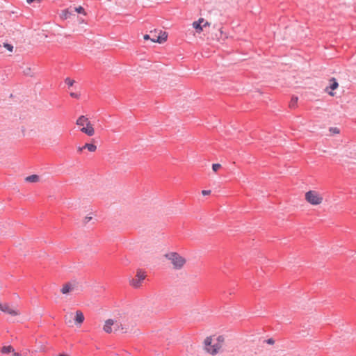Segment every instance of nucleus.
Segmentation results:
<instances>
[{
	"label": "nucleus",
	"mask_w": 356,
	"mask_h": 356,
	"mask_svg": "<svg viewBox=\"0 0 356 356\" xmlns=\"http://www.w3.org/2000/svg\"><path fill=\"white\" fill-rule=\"evenodd\" d=\"M211 193V191H206V190H204L202 191V194L203 195H208Z\"/></svg>",
	"instance_id": "27"
},
{
	"label": "nucleus",
	"mask_w": 356,
	"mask_h": 356,
	"mask_svg": "<svg viewBox=\"0 0 356 356\" xmlns=\"http://www.w3.org/2000/svg\"><path fill=\"white\" fill-rule=\"evenodd\" d=\"M83 147L87 149L90 152H95L97 150V146L92 143H86Z\"/></svg>",
	"instance_id": "17"
},
{
	"label": "nucleus",
	"mask_w": 356,
	"mask_h": 356,
	"mask_svg": "<svg viewBox=\"0 0 356 356\" xmlns=\"http://www.w3.org/2000/svg\"><path fill=\"white\" fill-rule=\"evenodd\" d=\"M25 180L28 182L35 183V182L39 181L40 177L37 175H33L26 177L25 178Z\"/></svg>",
	"instance_id": "16"
},
{
	"label": "nucleus",
	"mask_w": 356,
	"mask_h": 356,
	"mask_svg": "<svg viewBox=\"0 0 356 356\" xmlns=\"http://www.w3.org/2000/svg\"><path fill=\"white\" fill-rule=\"evenodd\" d=\"M12 356H26V355H22V354L17 353V352H15V353H13Z\"/></svg>",
	"instance_id": "29"
},
{
	"label": "nucleus",
	"mask_w": 356,
	"mask_h": 356,
	"mask_svg": "<svg viewBox=\"0 0 356 356\" xmlns=\"http://www.w3.org/2000/svg\"><path fill=\"white\" fill-rule=\"evenodd\" d=\"M145 272L140 269H138L136 271V276L129 280V284L134 289H138L142 286V284L145 280Z\"/></svg>",
	"instance_id": "5"
},
{
	"label": "nucleus",
	"mask_w": 356,
	"mask_h": 356,
	"mask_svg": "<svg viewBox=\"0 0 356 356\" xmlns=\"http://www.w3.org/2000/svg\"><path fill=\"white\" fill-rule=\"evenodd\" d=\"M297 102H298V97H292L291 99L290 104H289V106L291 108L295 107L297 104Z\"/></svg>",
	"instance_id": "18"
},
{
	"label": "nucleus",
	"mask_w": 356,
	"mask_h": 356,
	"mask_svg": "<svg viewBox=\"0 0 356 356\" xmlns=\"http://www.w3.org/2000/svg\"><path fill=\"white\" fill-rule=\"evenodd\" d=\"M75 323L78 325H81L83 322L84 321V315L83 312L80 310H77L74 313V317Z\"/></svg>",
	"instance_id": "13"
},
{
	"label": "nucleus",
	"mask_w": 356,
	"mask_h": 356,
	"mask_svg": "<svg viewBox=\"0 0 356 356\" xmlns=\"http://www.w3.org/2000/svg\"><path fill=\"white\" fill-rule=\"evenodd\" d=\"M56 356H70V355L68 354H66V353H62V354H58V355Z\"/></svg>",
	"instance_id": "32"
},
{
	"label": "nucleus",
	"mask_w": 356,
	"mask_h": 356,
	"mask_svg": "<svg viewBox=\"0 0 356 356\" xmlns=\"http://www.w3.org/2000/svg\"><path fill=\"white\" fill-rule=\"evenodd\" d=\"M3 47L8 49L10 52H12L13 51V46L12 44L5 43L3 44Z\"/></svg>",
	"instance_id": "21"
},
{
	"label": "nucleus",
	"mask_w": 356,
	"mask_h": 356,
	"mask_svg": "<svg viewBox=\"0 0 356 356\" xmlns=\"http://www.w3.org/2000/svg\"><path fill=\"white\" fill-rule=\"evenodd\" d=\"M330 86H327L325 91L327 92L330 96H334L333 91L339 87V83L335 78H332L329 80Z\"/></svg>",
	"instance_id": "12"
},
{
	"label": "nucleus",
	"mask_w": 356,
	"mask_h": 356,
	"mask_svg": "<svg viewBox=\"0 0 356 356\" xmlns=\"http://www.w3.org/2000/svg\"><path fill=\"white\" fill-rule=\"evenodd\" d=\"M77 284L76 282H67L63 284L61 289V293L67 295L70 293L74 292L76 290Z\"/></svg>",
	"instance_id": "11"
},
{
	"label": "nucleus",
	"mask_w": 356,
	"mask_h": 356,
	"mask_svg": "<svg viewBox=\"0 0 356 356\" xmlns=\"http://www.w3.org/2000/svg\"><path fill=\"white\" fill-rule=\"evenodd\" d=\"M151 37H152L151 33L146 34L143 36V38H144V40H151Z\"/></svg>",
	"instance_id": "25"
},
{
	"label": "nucleus",
	"mask_w": 356,
	"mask_h": 356,
	"mask_svg": "<svg viewBox=\"0 0 356 356\" xmlns=\"http://www.w3.org/2000/svg\"><path fill=\"white\" fill-rule=\"evenodd\" d=\"M210 24L206 22L203 18H200L198 21L193 23V27L195 29L197 33L203 31L204 29L209 26Z\"/></svg>",
	"instance_id": "10"
},
{
	"label": "nucleus",
	"mask_w": 356,
	"mask_h": 356,
	"mask_svg": "<svg viewBox=\"0 0 356 356\" xmlns=\"http://www.w3.org/2000/svg\"><path fill=\"white\" fill-rule=\"evenodd\" d=\"M1 352L3 353V354H6V353H12V355L13 354V353H15V350L13 348V347L12 346H3L1 348Z\"/></svg>",
	"instance_id": "15"
},
{
	"label": "nucleus",
	"mask_w": 356,
	"mask_h": 356,
	"mask_svg": "<svg viewBox=\"0 0 356 356\" xmlns=\"http://www.w3.org/2000/svg\"><path fill=\"white\" fill-rule=\"evenodd\" d=\"M267 342H268V343H269V344H273V343H274V341H273L272 339H268Z\"/></svg>",
	"instance_id": "31"
},
{
	"label": "nucleus",
	"mask_w": 356,
	"mask_h": 356,
	"mask_svg": "<svg viewBox=\"0 0 356 356\" xmlns=\"http://www.w3.org/2000/svg\"><path fill=\"white\" fill-rule=\"evenodd\" d=\"M220 168H221V165L220 163H214L212 165V169L215 172H216Z\"/></svg>",
	"instance_id": "19"
},
{
	"label": "nucleus",
	"mask_w": 356,
	"mask_h": 356,
	"mask_svg": "<svg viewBox=\"0 0 356 356\" xmlns=\"http://www.w3.org/2000/svg\"><path fill=\"white\" fill-rule=\"evenodd\" d=\"M70 96L74 98H79V95L77 93L71 92Z\"/></svg>",
	"instance_id": "28"
},
{
	"label": "nucleus",
	"mask_w": 356,
	"mask_h": 356,
	"mask_svg": "<svg viewBox=\"0 0 356 356\" xmlns=\"http://www.w3.org/2000/svg\"><path fill=\"white\" fill-rule=\"evenodd\" d=\"M120 325V330L122 332L127 333L135 327V323L133 321H129L124 318H117Z\"/></svg>",
	"instance_id": "6"
},
{
	"label": "nucleus",
	"mask_w": 356,
	"mask_h": 356,
	"mask_svg": "<svg viewBox=\"0 0 356 356\" xmlns=\"http://www.w3.org/2000/svg\"><path fill=\"white\" fill-rule=\"evenodd\" d=\"M75 11L79 13H82L83 15H86L85 10L82 6H79V7L75 8Z\"/></svg>",
	"instance_id": "20"
},
{
	"label": "nucleus",
	"mask_w": 356,
	"mask_h": 356,
	"mask_svg": "<svg viewBox=\"0 0 356 356\" xmlns=\"http://www.w3.org/2000/svg\"><path fill=\"white\" fill-rule=\"evenodd\" d=\"M74 313L67 312L64 316L65 323L69 325H72V319L74 318Z\"/></svg>",
	"instance_id": "14"
},
{
	"label": "nucleus",
	"mask_w": 356,
	"mask_h": 356,
	"mask_svg": "<svg viewBox=\"0 0 356 356\" xmlns=\"http://www.w3.org/2000/svg\"><path fill=\"white\" fill-rule=\"evenodd\" d=\"M24 73L26 74V75H29V76H32L33 75V70H31V67H27L25 70H24Z\"/></svg>",
	"instance_id": "22"
},
{
	"label": "nucleus",
	"mask_w": 356,
	"mask_h": 356,
	"mask_svg": "<svg viewBox=\"0 0 356 356\" xmlns=\"http://www.w3.org/2000/svg\"><path fill=\"white\" fill-rule=\"evenodd\" d=\"M151 41L153 42L163 43L166 41L168 34L161 31H154L151 32Z\"/></svg>",
	"instance_id": "8"
},
{
	"label": "nucleus",
	"mask_w": 356,
	"mask_h": 356,
	"mask_svg": "<svg viewBox=\"0 0 356 356\" xmlns=\"http://www.w3.org/2000/svg\"><path fill=\"white\" fill-rule=\"evenodd\" d=\"M175 269L182 268L186 263V259L177 252H170L165 255Z\"/></svg>",
	"instance_id": "4"
},
{
	"label": "nucleus",
	"mask_w": 356,
	"mask_h": 356,
	"mask_svg": "<svg viewBox=\"0 0 356 356\" xmlns=\"http://www.w3.org/2000/svg\"><path fill=\"white\" fill-rule=\"evenodd\" d=\"M305 201L312 206H319L323 204L324 196L322 193L316 190H309L305 194Z\"/></svg>",
	"instance_id": "3"
},
{
	"label": "nucleus",
	"mask_w": 356,
	"mask_h": 356,
	"mask_svg": "<svg viewBox=\"0 0 356 356\" xmlns=\"http://www.w3.org/2000/svg\"><path fill=\"white\" fill-rule=\"evenodd\" d=\"M92 219V217H85L84 219H83V222L85 224L88 223L90 220Z\"/></svg>",
	"instance_id": "24"
},
{
	"label": "nucleus",
	"mask_w": 356,
	"mask_h": 356,
	"mask_svg": "<svg viewBox=\"0 0 356 356\" xmlns=\"http://www.w3.org/2000/svg\"><path fill=\"white\" fill-rule=\"evenodd\" d=\"M84 149H86V148H85V147H83V146H82V147H79L77 148V151H78L79 152H80V153H81V152H83V150Z\"/></svg>",
	"instance_id": "30"
},
{
	"label": "nucleus",
	"mask_w": 356,
	"mask_h": 356,
	"mask_svg": "<svg viewBox=\"0 0 356 356\" xmlns=\"http://www.w3.org/2000/svg\"><path fill=\"white\" fill-rule=\"evenodd\" d=\"M74 83V81L72 79H70V78H67L65 79V83L67 84L69 86H72Z\"/></svg>",
	"instance_id": "23"
},
{
	"label": "nucleus",
	"mask_w": 356,
	"mask_h": 356,
	"mask_svg": "<svg viewBox=\"0 0 356 356\" xmlns=\"http://www.w3.org/2000/svg\"><path fill=\"white\" fill-rule=\"evenodd\" d=\"M224 338L222 336L218 337H207L204 339V349L205 350L211 354L216 355L218 353L222 346Z\"/></svg>",
	"instance_id": "1"
},
{
	"label": "nucleus",
	"mask_w": 356,
	"mask_h": 356,
	"mask_svg": "<svg viewBox=\"0 0 356 356\" xmlns=\"http://www.w3.org/2000/svg\"><path fill=\"white\" fill-rule=\"evenodd\" d=\"M76 124L79 127L80 131L88 136H92L95 134L93 125L85 115H81L76 120Z\"/></svg>",
	"instance_id": "2"
},
{
	"label": "nucleus",
	"mask_w": 356,
	"mask_h": 356,
	"mask_svg": "<svg viewBox=\"0 0 356 356\" xmlns=\"http://www.w3.org/2000/svg\"><path fill=\"white\" fill-rule=\"evenodd\" d=\"M103 330L106 333H111L113 331H119L120 325L118 321L116 319H108L104 322Z\"/></svg>",
	"instance_id": "7"
},
{
	"label": "nucleus",
	"mask_w": 356,
	"mask_h": 356,
	"mask_svg": "<svg viewBox=\"0 0 356 356\" xmlns=\"http://www.w3.org/2000/svg\"><path fill=\"white\" fill-rule=\"evenodd\" d=\"M330 131L333 132L334 134H339V131L337 128H331Z\"/></svg>",
	"instance_id": "26"
},
{
	"label": "nucleus",
	"mask_w": 356,
	"mask_h": 356,
	"mask_svg": "<svg viewBox=\"0 0 356 356\" xmlns=\"http://www.w3.org/2000/svg\"><path fill=\"white\" fill-rule=\"evenodd\" d=\"M0 310L13 316H19L20 314L19 311L17 309L16 307H11L8 304H1Z\"/></svg>",
	"instance_id": "9"
}]
</instances>
